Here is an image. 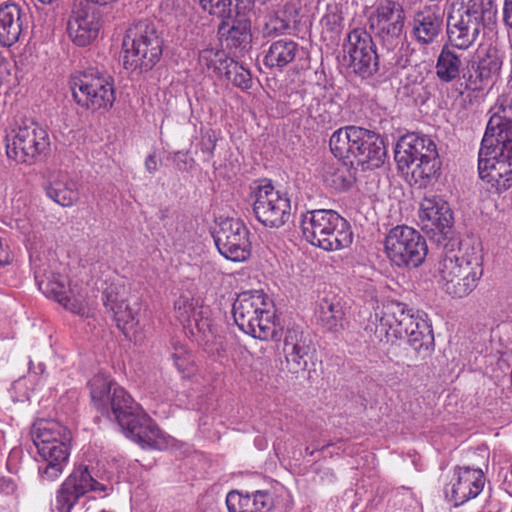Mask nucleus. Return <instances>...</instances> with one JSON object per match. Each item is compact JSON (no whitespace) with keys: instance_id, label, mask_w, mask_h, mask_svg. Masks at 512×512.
<instances>
[{"instance_id":"f257e3e1","label":"nucleus","mask_w":512,"mask_h":512,"mask_svg":"<svg viewBox=\"0 0 512 512\" xmlns=\"http://www.w3.org/2000/svg\"><path fill=\"white\" fill-rule=\"evenodd\" d=\"M90 396L102 415L118 422L125 435L142 448L163 450L168 438L142 407L110 376L99 373L89 381Z\"/></svg>"},{"instance_id":"f03ea898","label":"nucleus","mask_w":512,"mask_h":512,"mask_svg":"<svg viewBox=\"0 0 512 512\" xmlns=\"http://www.w3.org/2000/svg\"><path fill=\"white\" fill-rule=\"evenodd\" d=\"M379 321L373 329L368 325L366 329L374 332L375 338L380 342H389L392 339H407L409 345L424 359L434 350V336L431 326L406 304L398 301H389L383 305L381 315L372 317V324Z\"/></svg>"},{"instance_id":"7ed1b4c3","label":"nucleus","mask_w":512,"mask_h":512,"mask_svg":"<svg viewBox=\"0 0 512 512\" xmlns=\"http://www.w3.org/2000/svg\"><path fill=\"white\" fill-rule=\"evenodd\" d=\"M458 245L459 243H445L437 271L445 293L461 299L477 287L483 276V257L481 251L475 247L455 250Z\"/></svg>"},{"instance_id":"20e7f679","label":"nucleus","mask_w":512,"mask_h":512,"mask_svg":"<svg viewBox=\"0 0 512 512\" xmlns=\"http://www.w3.org/2000/svg\"><path fill=\"white\" fill-rule=\"evenodd\" d=\"M330 150L339 160L372 170L384 164L387 150L379 134L358 126L339 128L330 137Z\"/></svg>"},{"instance_id":"39448f33","label":"nucleus","mask_w":512,"mask_h":512,"mask_svg":"<svg viewBox=\"0 0 512 512\" xmlns=\"http://www.w3.org/2000/svg\"><path fill=\"white\" fill-rule=\"evenodd\" d=\"M31 435L39 456L40 480L56 481L69 461V430L57 421L39 420L33 424Z\"/></svg>"},{"instance_id":"423d86ee","label":"nucleus","mask_w":512,"mask_h":512,"mask_svg":"<svg viewBox=\"0 0 512 512\" xmlns=\"http://www.w3.org/2000/svg\"><path fill=\"white\" fill-rule=\"evenodd\" d=\"M304 238L325 251H337L352 244L353 231L349 222L334 210L317 209L302 215Z\"/></svg>"},{"instance_id":"0eeeda50","label":"nucleus","mask_w":512,"mask_h":512,"mask_svg":"<svg viewBox=\"0 0 512 512\" xmlns=\"http://www.w3.org/2000/svg\"><path fill=\"white\" fill-rule=\"evenodd\" d=\"M124 67L140 72L151 70L160 60L163 39L155 21L145 18L135 21L126 31Z\"/></svg>"},{"instance_id":"6e6552de","label":"nucleus","mask_w":512,"mask_h":512,"mask_svg":"<svg viewBox=\"0 0 512 512\" xmlns=\"http://www.w3.org/2000/svg\"><path fill=\"white\" fill-rule=\"evenodd\" d=\"M232 312L236 325L244 333L263 341L276 338L277 330L273 321L271 301L262 291H246L239 294Z\"/></svg>"},{"instance_id":"1a4fd4ad","label":"nucleus","mask_w":512,"mask_h":512,"mask_svg":"<svg viewBox=\"0 0 512 512\" xmlns=\"http://www.w3.org/2000/svg\"><path fill=\"white\" fill-rule=\"evenodd\" d=\"M50 137L39 123L24 119L6 135V154L18 163L34 164L50 152Z\"/></svg>"},{"instance_id":"9d476101","label":"nucleus","mask_w":512,"mask_h":512,"mask_svg":"<svg viewBox=\"0 0 512 512\" xmlns=\"http://www.w3.org/2000/svg\"><path fill=\"white\" fill-rule=\"evenodd\" d=\"M478 172L496 192L501 193L512 186V140L481 142L478 154Z\"/></svg>"},{"instance_id":"9b49d317","label":"nucleus","mask_w":512,"mask_h":512,"mask_svg":"<svg viewBox=\"0 0 512 512\" xmlns=\"http://www.w3.org/2000/svg\"><path fill=\"white\" fill-rule=\"evenodd\" d=\"M489 11L483 0H460V7L448 17L447 36L449 45L467 50L484 29V18Z\"/></svg>"},{"instance_id":"f8f14e48","label":"nucleus","mask_w":512,"mask_h":512,"mask_svg":"<svg viewBox=\"0 0 512 512\" xmlns=\"http://www.w3.org/2000/svg\"><path fill=\"white\" fill-rule=\"evenodd\" d=\"M70 87L76 103L93 112L110 110L116 99L113 78L98 70L73 78Z\"/></svg>"},{"instance_id":"ddd939ff","label":"nucleus","mask_w":512,"mask_h":512,"mask_svg":"<svg viewBox=\"0 0 512 512\" xmlns=\"http://www.w3.org/2000/svg\"><path fill=\"white\" fill-rule=\"evenodd\" d=\"M385 251L397 266H420L428 248L425 238L408 226H396L385 237Z\"/></svg>"},{"instance_id":"4468645a","label":"nucleus","mask_w":512,"mask_h":512,"mask_svg":"<svg viewBox=\"0 0 512 512\" xmlns=\"http://www.w3.org/2000/svg\"><path fill=\"white\" fill-rule=\"evenodd\" d=\"M421 229L431 241L445 249V243H459L453 239V213L449 204L441 197H425L419 208Z\"/></svg>"},{"instance_id":"2eb2a0df","label":"nucleus","mask_w":512,"mask_h":512,"mask_svg":"<svg viewBox=\"0 0 512 512\" xmlns=\"http://www.w3.org/2000/svg\"><path fill=\"white\" fill-rule=\"evenodd\" d=\"M256 219L269 228H279L291 217V202L286 193L276 190L271 183L258 185L250 195Z\"/></svg>"},{"instance_id":"dca6fc26","label":"nucleus","mask_w":512,"mask_h":512,"mask_svg":"<svg viewBox=\"0 0 512 512\" xmlns=\"http://www.w3.org/2000/svg\"><path fill=\"white\" fill-rule=\"evenodd\" d=\"M405 0H382L370 15L369 27L388 50L400 42L405 24Z\"/></svg>"},{"instance_id":"f3484780","label":"nucleus","mask_w":512,"mask_h":512,"mask_svg":"<svg viewBox=\"0 0 512 512\" xmlns=\"http://www.w3.org/2000/svg\"><path fill=\"white\" fill-rule=\"evenodd\" d=\"M109 489L93 478L87 466H75L56 491L54 511L72 512L78 501L88 492L106 493Z\"/></svg>"},{"instance_id":"a211bd4d","label":"nucleus","mask_w":512,"mask_h":512,"mask_svg":"<svg viewBox=\"0 0 512 512\" xmlns=\"http://www.w3.org/2000/svg\"><path fill=\"white\" fill-rule=\"evenodd\" d=\"M249 230L240 219L225 218L213 234L219 253L226 259L241 262L249 258L251 243Z\"/></svg>"},{"instance_id":"6ab92c4d","label":"nucleus","mask_w":512,"mask_h":512,"mask_svg":"<svg viewBox=\"0 0 512 512\" xmlns=\"http://www.w3.org/2000/svg\"><path fill=\"white\" fill-rule=\"evenodd\" d=\"M344 51L348 55L349 66L362 78H368L378 71L379 57L376 46L366 30H352L347 35Z\"/></svg>"},{"instance_id":"aec40b11","label":"nucleus","mask_w":512,"mask_h":512,"mask_svg":"<svg viewBox=\"0 0 512 512\" xmlns=\"http://www.w3.org/2000/svg\"><path fill=\"white\" fill-rule=\"evenodd\" d=\"M503 57L496 46L489 45L478 52L476 60L467 66L463 74L466 90L480 91L485 85L493 82L500 74Z\"/></svg>"},{"instance_id":"412c9836","label":"nucleus","mask_w":512,"mask_h":512,"mask_svg":"<svg viewBox=\"0 0 512 512\" xmlns=\"http://www.w3.org/2000/svg\"><path fill=\"white\" fill-rule=\"evenodd\" d=\"M100 28V18L94 9L82 2L74 6L67 22V32L75 45H90L98 37Z\"/></svg>"},{"instance_id":"4be33fe9","label":"nucleus","mask_w":512,"mask_h":512,"mask_svg":"<svg viewBox=\"0 0 512 512\" xmlns=\"http://www.w3.org/2000/svg\"><path fill=\"white\" fill-rule=\"evenodd\" d=\"M35 280L39 290L48 298H52L60 303L65 309L78 315L87 313V303L85 297L81 294L70 297L66 289V278L61 275L45 277L40 271H35Z\"/></svg>"},{"instance_id":"5701e85b","label":"nucleus","mask_w":512,"mask_h":512,"mask_svg":"<svg viewBox=\"0 0 512 512\" xmlns=\"http://www.w3.org/2000/svg\"><path fill=\"white\" fill-rule=\"evenodd\" d=\"M311 352V340L298 326L288 327L283 339V353L289 372L297 374L305 371Z\"/></svg>"},{"instance_id":"b1692460","label":"nucleus","mask_w":512,"mask_h":512,"mask_svg":"<svg viewBox=\"0 0 512 512\" xmlns=\"http://www.w3.org/2000/svg\"><path fill=\"white\" fill-rule=\"evenodd\" d=\"M444 13L437 5H427L415 11L411 35L420 45L434 43L442 32Z\"/></svg>"},{"instance_id":"393cba45","label":"nucleus","mask_w":512,"mask_h":512,"mask_svg":"<svg viewBox=\"0 0 512 512\" xmlns=\"http://www.w3.org/2000/svg\"><path fill=\"white\" fill-rule=\"evenodd\" d=\"M492 112L483 136L484 142L512 140V96L498 97Z\"/></svg>"},{"instance_id":"a878e982","label":"nucleus","mask_w":512,"mask_h":512,"mask_svg":"<svg viewBox=\"0 0 512 512\" xmlns=\"http://www.w3.org/2000/svg\"><path fill=\"white\" fill-rule=\"evenodd\" d=\"M103 303L105 308L113 313L117 327L123 331L126 336L133 332L138 325L139 305H133L126 302L115 288L110 287L103 293Z\"/></svg>"},{"instance_id":"bb28decb","label":"nucleus","mask_w":512,"mask_h":512,"mask_svg":"<svg viewBox=\"0 0 512 512\" xmlns=\"http://www.w3.org/2000/svg\"><path fill=\"white\" fill-rule=\"evenodd\" d=\"M27 24V13L17 3L3 2L0 4V43L10 47L19 41L24 26Z\"/></svg>"},{"instance_id":"cd10ccee","label":"nucleus","mask_w":512,"mask_h":512,"mask_svg":"<svg viewBox=\"0 0 512 512\" xmlns=\"http://www.w3.org/2000/svg\"><path fill=\"white\" fill-rule=\"evenodd\" d=\"M485 476L481 469L460 467L457 472V479L451 486V500L455 506L464 504L475 498L483 490Z\"/></svg>"},{"instance_id":"c85d7f7f","label":"nucleus","mask_w":512,"mask_h":512,"mask_svg":"<svg viewBox=\"0 0 512 512\" xmlns=\"http://www.w3.org/2000/svg\"><path fill=\"white\" fill-rule=\"evenodd\" d=\"M456 49L452 45L445 44L437 56L435 73L442 83H452L463 78L467 70L463 53H459Z\"/></svg>"},{"instance_id":"c756f323","label":"nucleus","mask_w":512,"mask_h":512,"mask_svg":"<svg viewBox=\"0 0 512 512\" xmlns=\"http://www.w3.org/2000/svg\"><path fill=\"white\" fill-rule=\"evenodd\" d=\"M218 34L230 50L247 51L252 41L251 22L248 18L221 21Z\"/></svg>"},{"instance_id":"7c9ffc66","label":"nucleus","mask_w":512,"mask_h":512,"mask_svg":"<svg viewBox=\"0 0 512 512\" xmlns=\"http://www.w3.org/2000/svg\"><path fill=\"white\" fill-rule=\"evenodd\" d=\"M176 318L194 333L196 329L199 333L205 335L206 328L209 327L207 319L200 317L201 305L199 299L189 294H182L174 303Z\"/></svg>"},{"instance_id":"2f4dec72","label":"nucleus","mask_w":512,"mask_h":512,"mask_svg":"<svg viewBox=\"0 0 512 512\" xmlns=\"http://www.w3.org/2000/svg\"><path fill=\"white\" fill-rule=\"evenodd\" d=\"M226 505L229 512H266L271 506V498L261 490L245 494L232 491L227 494Z\"/></svg>"},{"instance_id":"473e14b6","label":"nucleus","mask_w":512,"mask_h":512,"mask_svg":"<svg viewBox=\"0 0 512 512\" xmlns=\"http://www.w3.org/2000/svg\"><path fill=\"white\" fill-rule=\"evenodd\" d=\"M423 143V137L416 134H407L398 140L395 161L402 172L412 175L413 167L417 165L423 150Z\"/></svg>"},{"instance_id":"72a5a7b5","label":"nucleus","mask_w":512,"mask_h":512,"mask_svg":"<svg viewBox=\"0 0 512 512\" xmlns=\"http://www.w3.org/2000/svg\"><path fill=\"white\" fill-rule=\"evenodd\" d=\"M344 310L340 300L333 296L322 298L316 310L318 323L327 331L337 333L344 329Z\"/></svg>"},{"instance_id":"f704fd0d","label":"nucleus","mask_w":512,"mask_h":512,"mask_svg":"<svg viewBox=\"0 0 512 512\" xmlns=\"http://www.w3.org/2000/svg\"><path fill=\"white\" fill-rule=\"evenodd\" d=\"M300 50L299 44L293 40L274 41L265 52L263 63L268 68L282 70L295 60Z\"/></svg>"},{"instance_id":"c9c22d12","label":"nucleus","mask_w":512,"mask_h":512,"mask_svg":"<svg viewBox=\"0 0 512 512\" xmlns=\"http://www.w3.org/2000/svg\"><path fill=\"white\" fill-rule=\"evenodd\" d=\"M424 145L419 156V161L413 167L412 177L415 182L429 180L434 177L440 169V160L436 149V144L430 138L422 136Z\"/></svg>"},{"instance_id":"e433bc0d","label":"nucleus","mask_w":512,"mask_h":512,"mask_svg":"<svg viewBox=\"0 0 512 512\" xmlns=\"http://www.w3.org/2000/svg\"><path fill=\"white\" fill-rule=\"evenodd\" d=\"M45 190L51 200L63 207L72 206L78 199L77 184L65 173H59Z\"/></svg>"},{"instance_id":"4c0bfd02","label":"nucleus","mask_w":512,"mask_h":512,"mask_svg":"<svg viewBox=\"0 0 512 512\" xmlns=\"http://www.w3.org/2000/svg\"><path fill=\"white\" fill-rule=\"evenodd\" d=\"M230 58L226 52L217 48H205L199 52L198 64L202 72L220 75L225 72Z\"/></svg>"},{"instance_id":"58836bf2","label":"nucleus","mask_w":512,"mask_h":512,"mask_svg":"<svg viewBox=\"0 0 512 512\" xmlns=\"http://www.w3.org/2000/svg\"><path fill=\"white\" fill-rule=\"evenodd\" d=\"M290 29V20L284 13L274 12L265 16L261 26L263 37H277Z\"/></svg>"},{"instance_id":"ea45409f","label":"nucleus","mask_w":512,"mask_h":512,"mask_svg":"<svg viewBox=\"0 0 512 512\" xmlns=\"http://www.w3.org/2000/svg\"><path fill=\"white\" fill-rule=\"evenodd\" d=\"M224 74L229 81L242 90L250 89L252 86L250 71L232 59L230 60Z\"/></svg>"},{"instance_id":"a19ab883","label":"nucleus","mask_w":512,"mask_h":512,"mask_svg":"<svg viewBox=\"0 0 512 512\" xmlns=\"http://www.w3.org/2000/svg\"><path fill=\"white\" fill-rule=\"evenodd\" d=\"M348 160H342L330 175V185L337 190H346L354 182V174Z\"/></svg>"},{"instance_id":"79ce46f5","label":"nucleus","mask_w":512,"mask_h":512,"mask_svg":"<svg viewBox=\"0 0 512 512\" xmlns=\"http://www.w3.org/2000/svg\"><path fill=\"white\" fill-rule=\"evenodd\" d=\"M202 9L222 21V17L231 13V0H199Z\"/></svg>"},{"instance_id":"37998d69","label":"nucleus","mask_w":512,"mask_h":512,"mask_svg":"<svg viewBox=\"0 0 512 512\" xmlns=\"http://www.w3.org/2000/svg\"><path fill=\"white\" fill-rule=\"evenodd\" d=\"M255 0H231V13L222 17V21H231L238 18H248L247 14L254 8Z\"/></svg>"},{"instance_id":"c03bdc74","label":"nucleus","mask_w":512,"mask_h":512,"mask_svg":"<svg viewBox=\"0 0 512 512\" xmlns=\"http://www.w3.org/2000/svg\"><path fill=\"white\" fill-rule=\"evenodd\" d=\"M321 22L327 30L331 32L339 31L342 26L343 17L338 11L337 6H329L326 14L322 17Z\"/></svg>"},{"instance_id":"a18cd8bd","label":"nucleus","mask_w":512,"mask_h":512,"mask_svg":"<svg viewBox=\"0 0 512 512\" xmlns=\"http://www.w3.org/2000/svg\"><path fill=\"white\" fill-rule=\"evenodd\" d=\"M171 359L174 366L182 373L188 371L189 365L192 363V356L184 347L175 348V352L172 353Z\"/></svg>"},{"instance_id":"49530a36","label":"nucleus","mask_w":512,"mask_h":512,"mask_svg":"<svg viewBox=\"0 0 512 512\" xmlns=\"http://www.w3.org/2000/svg\"><path fill=\"white\" fill-rule=\"evenodd\" d=\"M177 170L186 172L191 170L195 165V160L189 155L188 152L176 151L170 154L169 157Z\"/></svg>"},{"instance_id":"de8ad7c7","label":"nucleus","mask_w":512,"mask_h":512,"mask_svg":"<svg viewBox=\"0 0 512 512\" xmlns=\"http://www.w3.org/2000/svg\"><path fill=\"white\" fill-rule=\"evenodd\" d=\"M503 22L512 29V0H505L503 6Z\"/></svg>"},{"instance_id":"09e8293b","label":"nucleus","mask_w":512,"mask_h":512,"mask_svg":"<svg viewBox=\"0 0 512 512\" xmlns=\"http://www.w3.org/2000/svg\"><path fill=\"white\" fill-rule=\"evenodd\" d=\"M159 168L158 160L155 153L149 154L145 159V169L150 174L155 173Z\"/></svg>"},{"instance_id":"8fccbe9b","label":"nucleus","mask_w":512,"mask_h":512,"mask_svg":"<svg viewBox=\"0 0 512 512\" xmlns=\"http://www.w3.org/2000/svg\"><path fill=\"white\" fill-rule=\"evenodd\" d=\"M15 489V483L13 480L8 478H0V493L2 494H10Z\"/></svg>"},{"instance_id":"3c124183","label":"nucleus","mask_w":512,"mask_h":512,"mask_svg":"<svg viewBox=\"0 0 512 512\" xmlns=\"http://www.w3.org/2000/svg\"><path fill=\"white\" fill-rule=\"evenodd\" d=\"M409 63V59L407 57H404L402 54L398 55L395 54L393 59L391 60L390 64L394 65L399 68H405Z\"/></svg>"},{"instance_id":"603ef678","label":"nucleus","mask_w":512,"mask_h":512,"mask_svg":"<svg viewBox=\"0 0 512 512\" xmlns=\"http://www.w3.org/2000/svg\"><path fill=\"white\" fill-rule=\"evenodd\" d=\"M4 73H8V62L7 60L0 54V79Z\"/></svg>"},{"instance_id":"864d4df0","label":"nucleus","mask_w":512,"mask_h":512,"mask_svg":"<svg viewBox=\"0 0 512 512\" xmlns=\"http://www.w3.org/2000/svg\"><path fill=\"white\" fill-rule=\"evenodd\" d=\"M8 263V256L6 255L2 244L0 243V264L5 265Z\"/></svg>"},{"instance_id":"5fc2aeb1","label":"nucleus","mask_w":512,"mask_h":512,"mask_svg":"<svg viewBox=\"0 0 512 512\" xmlns=\"http://www.w3.org/2000/svg\"><path fill=\"white\" fill-rule=\"evenodd\" d=\"M208 142H209V143H211V144H212V146H211L210 148H207V151H208L210 154H213V150H214V148H215V144H214L215 142H214L211 138H209Z\"/></svg>"},{"instance_id":"6e6d98bb","label":"nucleus","mask_w":512,"mask_h":512,"mask_svg":"<svg viewBox=\"0 0 512 512\" xmlns=\"http://www.w3.org/2000/svg\"><path fill=\"white\" fill-rule=\"evenodd\" d=\"M42 4H51L54 0H38Z\"/></svg>"},{"instance_id":"4d7b16f0","label":"nucleus","mask_w":512,"mask_h":512,"mask_svg":"<svg viewBox=\"0 0 512 512\" xmlns=\"http://www.w3.org/2000/svg\"><path fill=\"white\" fill-rule=\"evenodd\" d=\"M488 512H500V509H497L495 511H488Z\"/></svg>"}]
</instances>
